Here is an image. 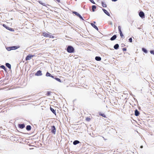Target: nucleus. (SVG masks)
Listing matches in <instances>:
<instances>
[{"label": "nucleus", "instance_id": "obj_1", "mask_svg": "<svg viewBox=\"0 0 154 154\" xmlns=\"http://www.w3.org/2000/svg\"><path fill=\"white\" fill-rule=\"evenodd\" d=\"M42 35L43 36L46 37L54 38V36L51 35V33L49 32H43L42 33Z\"/></svg>", "mask_w": 154, "mask_h": 154}, {"label": "nucleus", "instance_id": "obj_2", "mask_svg": "<svg viewBox=\"0 0 154 154\" xmlns=\"http://www.w3.org/2000/svg\"><path fill=\"white\" fill-rule=\"evenodd\" d=\"M67 51L69 53H73L74 51V48L71 46H69L67 48Z\"/></svg>", "mask_w": 154, "mask_h": 154}, {"label": "nucleus", "instance_id": "obj_3", "mask_svg": "<svg viewBox=\"0 0 154 154\" xmlns=\"http://www.w3.org/2000/svg\"><path fill=\"white\" fill-rule=\"evenodd\" d=\"M51 132L53 134H55L56 132V129L54 126H51Z\"/></svg>", "mask_w": 154, "mask_h": 154}, {"label": "nucleus", "instance_id": "obj_4", "mask_svg": "<svg viewBox=\"0 0 154 154\" xmlns=\"http://www.w3.org/2000/svg\"><path fill=\"white\" fill-rule=\"evenodd\" d=\"M35 56V55H28L26 58V60H29L31 59L32 58Z\"/></svg>", "mask_w": 154, "mask_h": 154}, {"label": "nucleus", "instance_id": "obj_5", "mask_svg": "<svg viewBox=\"0 0 154 154\" xmlns=\"http://www.w3.org/2000/svg\"><path fill=\"white\" fill-rule=\"evenodd\" d=\"M118 30L121 37L123 38L124 37V35L121 30V27L120 26H118Z\"/></svg>", "mask_w": 154, "mask_h": 154}, {"label": "nucleus", "instance_id": "obj_6", "mask_svg": "<svg viewBox=\"0 0 154 154\" xmlns=\"http://www.w3.org/2000/svg\"><path fill=\"white\" fill-rule=\"evenodd\" d=\"M139 15L142 18H144L145 17V14L144 13L143 11H140L139 13Z\"/></svg>", "mask_w": 154, "mask_h": 154}, {"label": "nucleus", "instance_id": "obj_7", "mask_svg": "<svg viewBox=\"0 0 154 154\" xmlns=\"http://www.w3.org/2000/svg\"><path fill=\"white\" fill-rule=\"evenodd\" d=\"M72 13L75 14L77 16L80 18L83 19V18L77 12L75 11H73Z\"/></svg>", "mask_w": 154, "mask_h": 154}, {"label": "nucleus", "instance_id": "obj_8", "mask_svg": "<svg viewBox=\"0 0 154 154\" xmlns=\"http://www.w3.org/2000/svg\"><path fill=\"white\" fill-rule=\"evenodd\" d=\"M35 75L36 76H40L42 75V72L40 70L38 71L35 73Z\"/></svg>", "mask_w": 154, "mask_h": 154}, {"label": "nucleus", "instance_id": "obj_9", "mask_svg": "<svg viewBox=\"0 0 154 154\" xmlns=\"http://www.w3.org/2000/svg\"><path fill=\"white\" fill-rule=\"evenodd\" d=\"M19 48V47L17 46H13L10 48V49H8V51H10L11 50H16Z\"/></svg>", "mask_w": 154, "mask_h": 154}, {"label": "nucleus", "instance_id": "obj_10", "mask_svg": "<svg viewBox=\"0 0 154 154\" xmlns=\"http://www.w3.org/2000/svg\"><path fill=\"white\" fill-rule=\"evenodd\" d=\"M140 114L139 112L137 110V109H136L135 111V115L136 116H138Z\"/></svg>", "mask_w": 154, "mask_h": 154}, {"label": "nucleus", "instance_id": "obj_11", "mask_svg": "<svg viewBox=\"0 0 154 154\" xmlns=\"http://www.w3.org/2000/svg\"><path fill=\"white\" fill-rule=\"evenodd\" d=\"M18 126L20 128L23 129L25 127V125L24 124H19Z\"/></svg>", "mask_w": 154, "mask_h": 154}, {"label": "nucleus", "instance_id": "obj_12", "mask_svg": "<svg viewBox=\"0 0 154 154\" xmlns=\"http://www.w3.org/2000/svg\"><path fill=\"white\" fill-rule=\"evenodd\" d=\"M103 12L108 16H110V14L105 9H103Z\"/></svg>", "mask_w": 154, "mask_h": 154}, {"label": "nucleus", "instance_id": "obj_13", "mask_svg": "<svg viewBox=\"0 0 154 154\" xmlns=\"http://www.w3.org/2000/svg\"><path fill=\"white\" fill-rule=\"evenodd\" d=\"M117 36L116 35H114L113 36L110 38V40L111 41H113L115 40Z\"/></svg>", "mask_w": 154, "mask_h": 154}, {"label": "nucleus", "instance_id": "obj_14", "mask_svg": "<svg viewBox=\"0 0 154 154\" xmlns=\"http://www.w3.org/2000/svg\"><path fill=\"white\" fill-rule=\"evenodd\" d=\"M91 26L94 28L95 29H96L97 30H98V29L97 27L93 23H91Z\"/></svg>", "mask_w": 154, "mask_h": 154}, {"label": "nucleus", "instance_id": "obj_15", "mask_svg": "<svg viewBox=\"0 0 154 154\" xmlns=\"http://www.w3.org/2000/svg\"><path fill=\"white\" fill-rule=\"evenodd\" d=\"M95 60L97 61H100L101 59L100 57L97 56L95 58Z\"/></svg>", "mask_w": 154, "mask_h": 154}, {"label": "nucleus", "instance_id": "obj_16", "mask_svg": "<svg viewBox=\"0 0 154 154\" xmlns=\"http://www.w3.org/2000/svg\"><path fill=\"white\" fill-rule=\"evenodd\" d=\"M31 126L29 125L27 126L26 127V129L27 131L30 130H31Z\"/></svg>", "mask_w": 154, "mask_h": 154}, {"label": "nucleus", "instance_id": "obj_17", "mask_svg": "<svg viewBox=\"0 0 154 154\" xmlns=\"http://www.w3.org/2000/svg\"><path fill=\"white\" fill-rule=\"evenodd\" d=\"M119 47V45L118 44H116L114 46V48L115 49H117Z\"/></svg>", "mask_w": 154, "mask_h": 154}, {"label": "nucleus", "instance_id": "obj_18", "mask_svg": "<svg viewBox=\"0 0 154 154\" xmlns=\"http://www.w3.org/2000/svg\"><path fill=\"white\" fill-rule=\"evenodd\" d=\"M79 143V141H78V140H75V141H74L73 142V144L74 145H76L77 144H78Z\"/></svg>", "mask_w": 154, "mask_h": 154}, {"label": "nucleus", "instance_id": "obj_19", "mask_svg": "<svg viewBox=\"0 0 154 154\" xmlns=\"http://www.w3.org/2000/svg\"><path fill=\"white\" fill-rule=\"evenodd\" d=\"M50 110L54 114H56V112L54 110V109L51 108V107H50Z\"/></svg>", "mask_w": 154, "mask_h": 154}, {"label": "nucleus", "instance_id": "obj_20", "mask_svg": "<svg viewBox=\"0 0 154 154\" xmlns=\"http://www.w3.org/2000/svg\"><path fill=\"white\" fill-rule=\"evenodd\" d=\"M6 66L9 68V69H11V65L8 63H6Z\"/></svg>", "mask_w": 154, "mask_h": 154}, {"label": "nucleus", "instance_id": "obj_21", "mask_svg": "<svg viewBox=\"0 0 154 154\" xmlns=\"http://www.w3.org/2000/svg\"><path fill=\"white\" fill-rule=\"evenodd\" d=\"M101 4L102 6L103 7H106V5L105 3L103 2H102Z\"/></svg>", "mask_w": 154, "mask_h": 154}, {"label": "nucleus", "instance_id": "obj_22", "mask_svg": "<svg viewBox=\"0 0 154 154\" xmlns=\"http://www.w3.org/2000/svg\"><path fill=\"white\" fill-rule=\"evenodd\" d=\"M96 7L95 5H93L92 6V10L93 12L95 11V9H96Z\"/></svg>", "mask_w": 154, "mask_h": 154}, {"label": "nucleus", "instance_id": "obj_23", "mask_svg": "<svg viewBox=\"0 0 154 154\" xmlns=\"http://www.w3.org/2000/svg\"><path fill=\"white\" fill-rule=\"evenodd\" d=\"M99 115L101 116L104 118H106V116L104 114H102L101 113H99Z\"/></svg>", "mask_w": 154, "mask_h": 154}, {"label": "nucleus", "instance_id": "obj_24", "mask_svg": "<svg viewBox=\"0 0 154 154\" xmlns=\"http://www.w3.org/2000/svg\"><path fill=\"white\" fill-rule=\"evenodd\" d=\"M40 4L43 6H46L45 4V3H42L41 1H39L38 2Z\"/></svg>", "mask_w": 154, "mask_h": 154}, {"label": "nucleus", "instance_id": "obj_25", "mask_svg": "<svg viewBox=\"0 0 154 154\" xmlns=\"http://www.w3.org/2000/svg\"><path fill=\"white\" fill-rule=\"evenodd\" d=\"M54 79H56V80H57V81L60 82H61V80L60 79L58 78H54Z\"/></svg>", "mask_w": 154, "mask_h": 154}, {"label": "nucleus", "instance_id": "obj_26", "mask_svg": "<svg viewBox=\"0 0 154 154\" xmlns=\"http://www.w3.org/2000/svg\"><path fill=\"white\" fill-rule=\"evenodd\" d=\"M142 50L144 52H145V53H147V50L145 48H142Z\"/></svg>", "mask_w": 154, "mask_h": 154}, {"label": "nucleus", "instance_id": "obj_27", "mask_svg": "<svg viewBox=\"0 0 154 154\" xmlns=\"http://www.w3.org/2000/svg\"><path fill=\"white\" fill-rule=\"evenodd\" d=\"M51 75L49 72H47L46 73V75L47 76H51Z\"/></svg>", "mask_w": 154, "mask_h": 154}, {"label": "nucleus", "instance_id": "obj_28", "mask_svg": "<svg viewBox=\"0 0 154 154\" xmlns=\"http://www.w3.org/2000/svg\"><path fill=\"white\" fill-rule=\"evenodd\" d=\"M86 120L88 122H89L91 120V119L90 118H89V117H87L86 118Z\"/></svg>", "mask_w": 154, "mask_h": 154}, {"label": "nucleus", "instance_id": "obj_29", "mask_svg": "<svg viewBox=\"0 0 154 154\" xmlns=\"http://www.w3.org/2000/svg\"><path fill=\"white\" fill-rule=\"evenodd\" d=\"M51 93V92H50L48 91L47 92L46 95L47 96H49L50 95Z\"/></svg>", "mask_w": 154, "mask_h": 154}, {"label": "nucleus", "instance_id": "obj_30", "mask_svg": "<svg viewBox=\"0 0 154 154\" xmlns=\"http://www.w3.org/2000/svg\"><path fill=\"white\" fill-rule=\"evenodd\" d=\"M1 67L2 69H4V70H5V66H3V65H2Z\"/></svg>", "mask_w": 154, "mask_h": 154}, {"label": "nucleus", "instance_id": "obj_31", "mask_svg": "<svg viewBox=\"0 0 154 154\" xmlns=\"http://www.w3.org/2000/svg\"><path fill=\"white\" fill-rule=\"evenodd\" d=\"M150 53L154 55V51L153 50H151L150 51Z\"/></svg>", "mask_w": 154, "mask_h": 154}, {"label": "nucleus", "instance_id": "obj_32", "mask_svg": "<svg viewBox=\"0 0 154 154\" xmlns=\"http://www.w3.org/2000/svg\"><path fill=\"white\" fill-rule=\"evenodd\" d=\"M91 3L94 4H95V3L94 2V1H93V0H89Z\"/></svg>", "mask_w": 154, "mask_h": 154}, {"label": "nucleus", "instance_id": "obj_33", "mask_svg": "<svg viewBox=\"0 0 154 154\" xmlns=\"http://www.w3.org/2000/svg\"><path fill=\"white\" fill-rule=\"evenodd\" d=\"M129 40L130 42H131L132 41V38H130L129 39Z\"/></svg>", "mask_w": 154, "mask_h": 154}, {"label": "nucleus", "instance_id": "obj_34", "mask_svg": "<svg viewBox=\"0 0 154 154\" xmlns=\"http://www.w3.org/2000/svg\"><path fill=\"white\" fill-rule=\"evenodd\" d=\"M126 48H122V50L123 51H126Z\"/></svg>", "mask_w": 154, "mask_h": 154}, {"label": "nucleus", "instance_id": "obj_35", "mask_svg": "<svg viewBox=\"0 0 154 154\" xmlns=\"http://www.w3.org/2000/svg\"><path fill=\"white\" fill-rule=\"evenodd\" d=\"M3 26L4 27H5L6 28H7V26H6L5 24H3Z\"/></svg>", "mask_w": 154, "mask_h": 154}, {"label": "nucleus", "instance_id": "obj_36", "mask_svg": "<svg viewBox=\"0 0 154 154\" xmlns=\"http://www.w3.org/2000/svg\"><path fill=\"white\" fill-rule=\"evenodd\" d=\"M50 77H52V78H54H54H54V76H53V75H51V76H50Z\"/></svg>", "mask_w": 154, "mask_h": 154}, {"label": "nucleus", "instance_id": "obj_37", "mask_svg": "<svg viewBox=\"0 0 154 154\" xmlns=\"http://www.w3.org/2000/svg\"><path fill=\"white\" fill-rule=\"evenodd\" d=\"M122 47H123V46H125V45H124V44H122Z\"/></svg>", "mask_w": 154, "mask_h": 154}, {"label": "nucleus", "instance_id": "obj_38", "mask_svg": "<svg viewBox=\"0 0 154 154\" xmlns=\"http://www.w3.org/2000/svg\"><path fill=\"white\" fill-rule=\"evenodd\" d=\"M111 0L113 2H116L118 0Z\"/></svg>", "mask_w": 154, "mask_h": 154}, {"label": "nucleus", "instance_id": "obj_39", "mask_svg": "<svg viewBox=\"0 0 154 154\" xmlns=\"http://www.w3.org/2000/svg\"><path fill=\"white\" fill-rule=\"evenodd\" d=\"M56 0L57 1L59 2H60V0Z\"/></svg>", "mask_w": 154, "mask_h": 154}, {"label": "nucleus", "instance_id": "obj_40", "mask_svg": "<svg viewBox=\"0 0 154 154\" xmlns=\"http://www.w3.org/2000/svg\"><path fill=\"white\" fill-rule=\"evenodd\" d=\"M10 47H8V48H7V50H8V49H10Z\"/></svg>", "mask_w": 154, "mask_h": 154}, {"label": "nucleus", "instance_id": "obj_41", "mask_svg": "<svg viewBox=\"0 0 154 154\" xmlns=\"http://www.w3.org/2000/svg\"><path fill=\"white\" fill-rule=\"evenodd\" d=\"M143 146H140V148H143Z\"/></svg>", "mask_w": 154, "mask_h": 154}]
</instances>
